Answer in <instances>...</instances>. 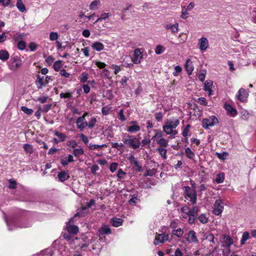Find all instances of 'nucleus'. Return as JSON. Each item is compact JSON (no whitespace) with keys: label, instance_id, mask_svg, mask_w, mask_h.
Segmentation results:
<instances>
[{"label":"nucleus","instance_id":"obj_1","mask_svg":"<svg viewBox=\"0 0 256 256\" xmlns=\"http://www.w3.org/2000/svg\"><path fill=\"white\" fill-rule=\"evenodd\" d=\"M122 142L126 146L136 150L140 148V140L133 136L126 133H123L122 135Z\"/></svg>","mask_w":256,"mask_h":256},{"label":"nucleus","instance_id":"obj_2","mask_svg":"<svg viewBox=\"0 0 256 256\" xmlns=\"http://www.w3.org/2000/svg\"><path fill=\"white\" fill-rule=\"evenodd\" d=\"M10 70L16 71L22 64V60L18 56L12 55L9 62H8Z\"/></svg>","mask_w":256,"mask_h":256},{"label":"nucleus","instance_id":"obj_3","mask_svg":"<svg viewBox=\"0 0 256 256\" xmlns=\"http://www.w3.org/2000/svg\"><path fill=\"white\" fill-rule=\"evenodd\" d=\"M184 190L185 198L190 200L192 204H196L197 200L196 190H192L189 186H184Z\"/></svg>","mask_w":256,"mask_h":256},{"label":"nucleus","instance_id":"obj_4","mask_svg":"<svg viewBox=\"0 0 256 256\" xmlns=\"http://www.w3.org/2000/svg\"><path fill=\"white\" fill-rule=\"evenodd\" d=\"M218 122V119L216 117V116H212L202 120V126L204 128L208 129L210 126H212L216 124Z\"/></svg>","mask_w":256,"mask_h":256},{"label":"nucleus","instance_id":"obj_5","mask_svg":"<svg viewBox=\"0 0 256 256\" xmlns=\"http://www.w3.org/2000/svg\"><path fill=\"white\" fill-rule=\"evenodd\" d=\"M213 213L216 216H220L224 210V207L222 200L220 198L216 200L212 206Z\"/></svg>","mask_w":256,"mask_h":256},{"label":"nucleus","instance_id":"obj_6","mask_svg":"<svg viewBox=\"0 0 256 256\" xmlns=\"http://www.w3.org/2000/svg\"><path fill=\"white\" fill-rule=\"evenodd\" d=\"M130 126H127L128 132L133 134L139 132L140 126L136 120H132L130 122Z\"/></svg>","mask_w":256,"mask_h":256},{"label":"nucleus","instance_id":"obj_7","mask_svg":"<svg viewBox=\"0 0 256 256\" xmlns=\"http://www.w3.org/2000/svg\"><path fill=\"white\" fill-rule=\"evenodd\" d=\"M168 234L165 233L157 234L155 237L154 244L155 246H157L160 243H164L166 241L168 240Z\"/></svg>","mask_w":256,"mask_h":256},{"label":"nucleus","instance_id":"obj_8","mask_svg":"<svg viewBox=\"0 0 256 256\" xmlns=\"http://www.w3.org/2000/svg\"><path fill=\"white\" fill-rule=\"evenodd\" d=\"M74 218H71L66 224V230L71 234H75L78 232V227L76 225H71L70 224L73 222Z\"/></svg>","mask_w":256,"mask_h":256},{"label":"nucleus","instance_id":"obj_9","mask_svg":"<svg viewBox=\"0 0 256 256\" xmlns=\"http://www.w3.org/2000/svg\"><path fill=\"white\" fill-rule=\"evenodd\" d=\"M220 240L222 243V246L226 247H230L233 244V240L230 236L226 234H222L220 237Z\"/></svg>","mask_w":256,"mask_h":256},{"label":"nucleus","instance_id":"obj_10","mask_svg":"<svg viewBox=\"0 0 256 256\" xmlns=\"http://www.w3.org/2000/svg\"><path fill=\"white\" fill-rule=\"evenodd\" d=\"M180 124V120L178 119H176L174 120H168L166 122V124L163 126L162 128H171V129H174L176 128Z\"/></svg>","mask_w":256,"mask_h":256},{"label":"nucleus","instance_id":"obj_11","mask_svg":"<svg viewBox=\"0 0 256 256\" xmlns=\"http://www.w3.org/2000/svg\"><path fill=\"white\" fill-rule=\"evenodd\" d=\"M186 241L188 243H198V240L196 237V233L194 230H190L188 234V236L186 238Z\"/></svg>","mask_w":256,"mask_h":256},{"label":"nucleus","instance_id":"obj_12","mask_svg":"<svg viewBox=\"0 0 256 256\" xmlns=\"http://www.w3.org/2000/svg\"><path fill=\"white\" fill-rule=\"evenodd\" d=\"M142 56L140 50L136 48L134 51V54L132 61L135 64H139L141 62L140 59L142 58Z\"/></svg>","mask_w":256,"mask_h":256},{"label":"nucleus","instance_id":"obj_13","mask_svg":"<svg viewBox=\"0 0 256 256\" xmlns=\"http://www.w3.org/2000/svg\"><path fill=\"white\" fill-rule=\"evenodd\" d=\"M224 108L226 112L228 115L234 117L237 114V111L236 108L232 107L230 104H224Z\"/></svg>","mask_w":256,"mask_h":256},{"label":"nucleus","instance_id":"obj_14","mask_svg":"<svg viewBox=\"0 0 256 256\" xmlns=\"http://www.w3.org/2000/svg\"><path fill=\"white\" fill-rule=\"evenodd\" d=\"M198 45L201 50H206L208 46V42L206 38L202 37L199 39Z\"/></svg>","mask_w":256,"mask_h":256},{"label":"nucleus","instance_id":"obj_15","mask_svg":"<svg viewBox=\"0 0 256 256\" xmlns=\"http://www.w3.org/2000/svg\"><path fill=\"white\" fill-rule=\"evenodd\" d=\"M131 164H134V166L136 167V170L137 172H140L142 171V167L140 166L136 158L133 156L131 155L129 158H128Z\"/></svg>","mask_w":256,"mask_h":256},{"label":"nucleus","instance_id":"obj_16","mask_svg":"<svg viewBox=\"0 0 256 256\" xmlns=\"http://www.w3.org/2000/svg\"><path fill=\"white\" fill-rule=\"evenodd\" d=\"M164 28L167 30H170L172 34L178 32V24L176 23L174 24H166Z\"/></svg>","mask_w":256,"mask_h":256},{"label":"nucleus","instance_id":"obj_17","mask_svg":"<svg viewBox=\"0 0 256 256\" xmlns=\"http://www.w3.org/2000/svg\"><path fill=\"white\" fill-rule=\"evenodd\" d=\"M99 235H108L112 233L110 226L108 225H104L98 230Z\"/></svg>","mask_w":256,"mask_h":256},{"label":"nucleus","instance_id":"obj_18","mask_svg":"<svg viewBox=\"0 0 256 256\" xmlns=\"http://www.w3.org/2000/svg\"><path fill=\"white\" fill-rule=\"evenodd\" d=\"M73 162H74V156L70 154H69L68 157L60 160V164L63 166H66L68 165L69 163Z\"/></svg>","mask_w":256,"mask_h":256},{"label":"nucleus","instance_id":"obj_19","mask_svg":"<svg viewBox=\"0 0 256 256\" xmlns=\"http://www.w3.org/2000/svg\"><path fill=\"white\" fill-rule=\"evenodd\" d=\"M184 67H185V68H186V70L187 72V74L188 75H190L192 74V71L194 70V66H193V65H192V62L190 60V59H188L186 60L185 65H184Z\"/></svg>","mask_w":256,"mask_h":256},{"label":"nucleus","instance_id":"obj_20","mask_svg":"<svg viewBox=\"0 0 256 256\" xmlns=\"http://www.w3.org/2000/svg\"><path fill=\"white\" fill-rule=\"evenodd\" d=\"M124 220L120 218L114 217L110 220V223L112 225L118 228L122 224Z\"/></svg>","mask_w":256,"mask_h":256},{"label":"nucleus","instance_id":"obj_21","mask_svg":"<svg viewBox=\"0 0 256 256\" xmlns=\"http://www.w3.org/2000/svg\"><path fill=\"white\" fill-rule=\"evenodd\" d=\"M58 176L60 182H64L68 180L70 178V175L68 172L64 170L58 173Z\"/></svg>","mask_w":256,"mask_h":256},{"label":"nucleus","instance_id":"obj_22","mask_svg":"<svg viewBox=\"0 0 256 256\" xmlns=\"http://www.w3.org/2000/svg\"><path fill=\"white\" fill-rule=\"evenodd\" d=\"M35 84L38 89L42 88L44 86H46L45 82L44 80V76L40 77V75H37Z\"/></svg>","mask_w":256,"mask_h":256},{"label":"nucleus","instance_id":"obj_23","mask_svg":"<svg viewBox=\"0 0 256 256\" xmlns=\"http://www.w3.org/2000/svg\"><path fill=\"white\" fill-rule=\"evenodd\" d=\"M213 82L212 80H206L204 84V90L205 91L208 92V95H212V86Z\"/></svg>","mask_w":256,"mask_h":256},{"label":"nucleus","instance_id":"obj_24","mask_svg":"<svg viewBox=\"0 0 256 256\" xmlns=\"http://www.w3.org/2000/svg\"><path fill=\"white\" fill-rule=\"evenodd\" d=\"M92 48L94 50L100 52L104 49V45L100 42H96L92 44Z\"/></svg>","mask_w":256,"mask_h":256},{"label":"nucleus","instance_id":"obj_25","mask_svg":"<svg viewBox=\"0 0 256 256\" xmlns=\"http://www.w3.org/2000/svg\"><path fill=\"white\" fill-rule=\"evenodd\" d=\"M10 58V54L6 50H0V60L5 62L8 60Z\"/></svg>","mask_w":256,"mask_h":256},{"label":"nucleus","instance_id":"obj_26","mask_svg":"<svg viewBox=\"0 0 256 256\" xmlns=\"http://www.w3.org/2000/svg\"><path fill=\"white\" fill-rule=\"evenodd\" d=\"M157 151L164 160L167 158V150L166 149L164 148L158 147L157 148Z\"/></svg>","mask_w":256,"mask_h":256},{"label":"nucleus","instance_id":"obj_27","mask_svg":"<svg viewBox=\"0 0 256 256\" xmlns=\"http://www.w3.org/2000/svg\"><path fill=\"white\" fill-rule=\"evenodd\" d=\"M84 150L82 148H74L72 150V154L76 157H80V156L83 155L84 154Z\"/></svg>","mask_w":256,"mask_h":256},{"label":"nucleus","instance_id":"obj_28","mask_svg":"<svg viewBox=\"0 0 256 256\" xmlns=\"http://www.w3.org/2000/svg\"><path fill=\"white\" fill-rule=\"evenodd\" d=\"M185 154H186V157L190 159V160L194 159V158L195 156L194 153L188 147L186 148Z\"/></svg>","mask_w":256,"mask_h":256},{"label":"nucleus","instance_id":"obj_29","mask_svg":"<svg viewBox=\"0 0 256 256\" xmlns=\"http://www.w3.org/2000/svg\"><path fill=\"white\" fill-rule=\"evenodd\" d=\"M224 179V172H221L216 174L214 181L216 184H221L223 182Z\"/></svg>","mask_w":256,"mask_h":256},{"label":"nucleus","instance_id":"obj_30","mask_svg":"<svg viewBox=\"0 0 256 256\" xmlns=\"http://www.w3.org/2000/svg\"><path fill=\"white\" fill-rule=\"evenodd\" d=\"M172 234L176 236L178 238H180L182 236V235L184 234V230L181 228L174 229L172 230Z\"/></svg>","mask_w":256,"mask_h":256},{"label":"nucleus","instance_id":"obj_31","mask_svg":"<svg viewBox=\"0 0 256 256\" xmlns=\"http://www.w3.org/2000/svg\"><path fill=\"white\" fill-rule=\"evenodd\" d=\"M198 211L199 208L197 206H194L192 209H190V210L188 212V216H196L198 214Z\"/></svg>","mask_w":256,"mask_h":256},{"label":"nucleus","instance_id":"obj_32","mask_svg":"<svg viewBox=\"0 0 256 256\" xmlns=\"http://www.w3.org/2000/svg\"><path fill=\"white\" fill-rule=\"evenodd\" d=\"M157 144L159 145L158 147L166 148L168 146V141L164 138H160L157 140Z\"/></svg>","mask_w":256,"mask_h":256},{"label":"nucleus","instance_id":"obj_33","mask_svg":"<svg viewBox=\"0 0 256 256\" xmlns=\"http://www.w3.org/2000/svg\"><path fill=\"white\" fill-rule=\"evenodd\" d=\"M23 148L26 152V153L29 154H32L34 152L32 146V145L28 144H25L23 146Z\"/></svg>","mask_w":256,"mask_h":256},{"label":"nucleus","instance_id":"obj_34","mask_svg":"<svg viewBox=\"0 0 256 256\" xmlns=\"http://www.w3.org/2000/svg\"><path fill=\"white\" fill-rule=\"evenodd\" d=\"M88 74L86 72H82L79 76L80 82L85 83L87 82Z\"/></svg>","mask_w":256,"mask_h":256},{"label":"nucleus","instance_id":"obj_35","mask_svg":"<svg viewBox=\"0 0 256 256\" xmlns=\"http://www.w3.org/2000/svg\"><path fill=\"white\" fill-rule=\"evenodd\" d=\"M248 96V92L246 90L241 88V102H246Z\"/></svg>","mask_w":256,"mask_h":256},{"label":"nucleus","instance_id":"obj_36","mask_svg":"<svg viewBox=\"0 0 256 256\" xmlns=\"http://www.w3.org/2000/svg\"><path fill=\"white\" fill-rule=\"evenodd\" d=\"M88 210H82V208H81V210L77 212L74 215V218L76 217H80L82 218L84 217L88 214Z\"/></svg>","mask_w":256,"mask_h":256},{"label":"nucleus","instance_id":"obj_37","mask_svg":"<svg viewBox=\"0 0 256 256\" xmlns=\"http://www.w3.org/2000/svg\"><path fill=\"white\" fill-rule=\"evenodd\" d=\"M62 66V62L60 60H56L53 65V68L56 72H58Z\"/></svg>","mask_w":256,"mask_h":256},{"label":"nucleus","instance_id":"obj_38","mask_svg":"<svg viewBox=\"0 0 256 256\" xmlns=\"http://www.w3.org/2000/svg\"><path fill=\"white\" fill-rule=\"evenodd\" d=\"M88 148L91 150H94L96 149H98L102 148H106L107 146L106 144H103L102 145L92 144V143L88 145Z\"/></svg>","mask_w":256,"mask_h":256},{"label":"nucleus","instance_id":"obj_39","mask_svg":"<svg viewBox=\"0 0 256 256\" xmlns=\"http://www.w3.org/2000/svg\"><path fill=\"white\" fill-rule=\"evenodd\" d=\"M16 6L18 10L21 12H24L26 10L25 5L22 1H17Z\"/></svg>","mask_w":256,"mask_h":256},{"label":"nucleus","instance_id":"obj_40","mask_svg":"<svg viewBox=\"0 0 256 256\" xmlns=\"http://www.w3.org/2000/svg\"><path fill=\"white\" fill-rule=\"evenodd\" d=\"M250 238V234L248 232H244L242 234V238H241V245L245 244L246 242Z\"/></svg>","mask_w":256,"mask_h":256},{"label":"nucleus","instance_id":"obj_41","mask_svg":"<svg viewBox=\"0 0 256 256\" xmlns=\"http://www.w3.org/2000/svg\"><path fill=\"white\" fill-rule=\"evenodd\" d=\"M54 134L60 139L61 142H64L66 140V135L62 132H58L57 130H56L54 132Z\"/></svg>","mask_w":256,"mask_h":256},{"label":"nucleus","instance_id":"obj_42","mask_svg":"<svg viewBox=\"0 0 256 256\" xmlns=\"http://www.w3.org/2000/svg\"><path fill=\"white\" fill-rule=\"evenodd\" d=\"M72 92H61L60 94V98H70L72 96Z\"/></svg>","mask_w":256,"mask_h":256},{"label":"nucleus","instance_id":"obj_43","mask_svg":"<svg viewBox=\"0 0 256 256\" xmlns=\"http://www.w3.org/2000/svg\"><path fill=\"white\" fill-rule=\"evenodd\" d=\"M190 128V125L188 124L186 125L184 128L183 129L182 134L184 137L186 138V136H188Z\"/></svg>","mask_w":256,"mask_h":256},{"label":"nucleus","instance_id":"obj_44","mask_svg":"<svg viewBox=\"0 0 256 256\" xmlns=\"http://www.w3.org/2000/svg\"><path fill=\"white\" fill-rule=\"evenodd\" d=\"M151 142V139L150 138V137L148 136H144V139L140 142V144H142V146H145L146 145L150 144Z\"/></svg>","mask_w":256,"mask_h":256},{"label":"nucleus","instance_id":"obj_45","mask_svg":"<svg viewBox=\"0 0 256 256\" xmlns=\"http://www.w3.org/2000/svg\"><path fill=\"white\" fill-rule=\"evenodd\" d=\"M26 42L24 40H20L17 44V48L20 50H24L26 48Z\"/></svg>","mask_w":256,"mask_h":256},{"label":"nucleus","instance_id":"obj_46","mask_svg":"<svg viewBox=\"0 0 256 256\" xmlns=\"http://www.w3.org/2000/svg\"><path fill=\"white\" fill-rule=\"evenodd\" d=\"M66 145L67 146H68L69 148H72L74 149L77 146L78 144L75 140H68L66 142Z\"/></svg>","mask_w":256,"mask_h":256},{"label":"nucleus","instance_id":"obj_47","mask_svg":"<svg viewBox=\"0 0 256 256\" xmlns=\"http://www.w3.org/2000/svg\"><path fill=\"white\" fill-rule=\"evenodd\" d=\"M111 16L112 14L110 13H104L102 14L96 20V22L102 21V20H105Z\"/></svg>","mask_w":256,"mask_h":256},{"label":"nucleus","instance_id":"obj_48","mask_svg":"<svg viewBox=\"0 0 256 256\" xmlns=\"http://www.w3.org/2000/svg\"><path fill=\"white\" fill-rule=\"evenodd\" d=\"M96 204L95 200L94 199H91L88 202L85 206H82V210H87L88 208Z\"/></svg>","mask_w":256,"mask_h":256},{"label":"nucleus","instance_id":"obj_49","mask_svg":"<svg viewBox=\"0 0 256 256\" xmlns=\"http://www.w3.org/2000/svg\"><path fill=\"white\" fill-rule=\"evenodd\" d=\"M164 50H165V48L164 46H162L160 44H158L156 48L155 52L157 54H162L164 52Z\"/></svg>","mask_w":256,"mask_h":256},{"label":"nucleus","instance_id":"obj_50","mask_svg":"<svg viewBox=\"0 0 256 256\" xmlns=\"http://www.w3.org/2000/svg\"><path fill=\"white\" fill-rule=\"evenodd\" d=\"M138 200V196L136 194H133L132 196V198L128 200V203L132 206L136 205V201Z\"/></svg>","mask_w":256,"mask_h":256},{"label":"nucleus","instance_id":"obj_51","mask_svg":"<svg viewBox=\"0 0 256 256\" xmlns=\"http://www.w3.org/2000/svg\"><path fill=\"white\" fill-rule=\"evenodd\" d=\"M118 118L121 122H124L126 120V118L124 114V110L123 109L120 110L118 113Z\"/></svg>","mask_w":256,"mask_h":256},{"label":"nucleus","instance_id":"obj_52","mask_svg":"<svg viewBox=\"0 0 256 256\" xmlns=\"http://www.w3.org/2000/svg\"><path fill=\"white\" fill-rule=\"evenodd\" d=\"M200 222L202 224H206L208 222V218L204 214H201L198 218Z\"/></svg>","mask_w":256,"mask_h":256},{"label":"nucleus","instance_id":"obj_53","mask_svg":"<svg viewBox=\"0 0 256 256\" xmlns=\"http://www.w3.org/2000/svg\"><path fill=\"white\" fill-rule=\"evenodd\" d=\"M198 102L200 104L204 106H210L211 105L208 104V102H206V98L203 97H201L198 98Z\"/></svg>","mask_w":256,"mask_h":256},{"label":"nucleus","instance_id":"obj_54","mask_svg":"<svg viewBox=\"0 0 256 256\" xmlns=\"http://www.w3.org/2000/svg\"><path fill=\"white\" fill-rule=\"evenodd\" d=\"M188 10L185 6H182V12L181 18L183 19H186L188 17Z\"/></svg>","mask_w":256,"mask_h":256},{"label":"nucleus","instance_id":"obj_55","mask_svg":"<svg viewBox=\"0 0 256 256\" xmlns=\"http://www.w3.org/2000/svg\"><path fill=\"white\" fill-rule=\"evenodd\" d=\"M100 1H92L90 6V8L91 10L97 9L98 6L100 5Z\"/></svg>","mask_w":256,"mask_h":256},{"label":"nucleus","instance_id":"obj_56","mask_svg":"<svg viewBox=\"0 0 256 256\" xmlns=\"http://www.w3.org/2000/svg\"><path fill=\"white\" fill-rule=\"evenodd\" d=\"M21 110L28 115H31L33 112V110L32 109L28 108L24 106L21 107Z\"/></svg>","mask_w":256,"mask_h":256},{"label":"nucleus","instance_id":"obj_57","mask_svg":"<svg viewBox=\"0 0 256 256\" xmlns=\"http://www.w3.org/2000/svg\"><path fill=\"white\" fill-rule=\"evenodd\" d=\"M52 106V104H44V106H43L42 108H41L42 112H48L51 109Z\"/></svg>","mask_w":256,"mask_h":256},{"label":"nucleus","instance_id":"obj_58","mask_svg":"<svg viewBox=\"0 0 256 256\" xmlns=\"http://www.w3.org/2000/svg\"><path fill=\"white\" fill-rule=\"evenodd\" d=\"M124 144L122 143L118 144V142H112V147L118 150H120V148L124 146Z\"/></svg>","mask_w":256,"mask_h":256},{"label":"nucleus","instance_id":"obj_59","mask_svg":"<svg viewBox=\"0 0 256 256\" xmlns=\"http://www.w3.org/2000/svg\"><path fill=\"white\" fill-rule=\"evenodd\" d=\"M96 118L92 117L88 122V128L90 129L92 128L96 125Z\"/></svg>","mask_w":256,"mask_h":256},{"label":"nucleus","instance_id":"obj_60","mask_svg":"<svg viewBox=\"0 0 256 256\" xmlns=\"http://www.w3.org/2000/svg\"><path fill=\"white\" fill-rule=\"evenodd\" d=\"M58 35L56 32H51L50 34V39L52 41L56 40L58 39Z\"/></svg>","mask_w":256,"mask_h":256},{"label":"nucleus","instance_id":"obj_61","mask_svg":"<svg viewBox=\"0 0 256 256\" xmlns=\"http://www.w3.org/2000/svg\"><path fill=\"white\" fill-rule=\"evenodd\" d=\"M86 126L88 128V123L85 120L84 122L78 126V128L82 131Z\"/></svg>","mask_w":256,"mask_h":256},{"label":"nucleus","instance_id":"obj_62","mask_svg":"<svg viewBox=\"0 0 256 256\" xmlns=\"http://www.w3.org/2000/svg\"><path fill=\"white\" fill-rule=\"evenodd\" d=\"M28 47L31 52H34L37 49L38 45L34 42H31L29 44Z\"/></svg>","mask_w":256,"mask_h":256},{"label":"nucleus","instance_id":"obj_63","mask_svg":"<svg viewBox=\"0 0 256 256\" xmlns=\"http://www.w3.org/2000/svg\"><path fill=\"white\" fill-rule=\"evenodd\" d=\"M129 78L126 76H123L120 80V84L124 87L127 86V82Z\"/></svg>","mask_w":256,"mask_h":256},{"label":"nucleus","instance_id":"obj_64","mask_svg":"<svg viewBox=\"0 0 256 256\" xmlns=\"http://www.w3.org/2000/svg\"><path fill=\"white\" fill-rule=\"evenodd\" d=\"M80 140L84 142L85 144H88V137L84 135V134H80Z\"/></svg>","mask_w":256,"mask_h":256}]
</instances>
